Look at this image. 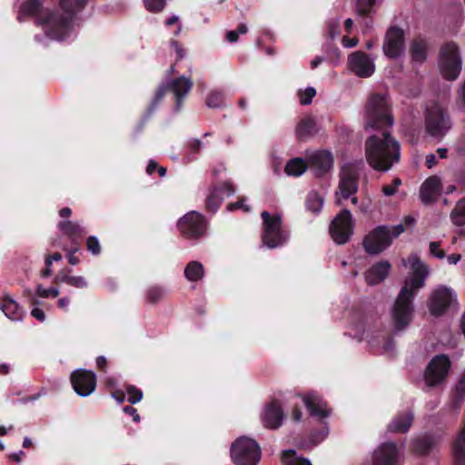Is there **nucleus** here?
Segmentation results:
<instances>
[{
  "instance_id": "f704fd0d",
  "label": "nucleus",
  "mask_w": 465,
  "mask_h": 465,
  "mask_svg": "<svg viewBox=\"0 0 465 465\" xmlns=\"http://www.w3.org/2000/svg\"><path fill=\"white\" fill-rule=\"evenodd\" d=\"M58 227L70 237H78L84 233V228L79 223L71 221L60 222Z\"/></svg>"
},
{
  "instance_id": "ea45409f",
  "label": "nucleus",
  "mask_w": 465,
  "mask_h": 465,
  "mask_svg": "<svg viewBox=\"0 0 465 465\" xmlns=\"http://www.w3.org/2000/svg\"><path fill=\"white\" fill-rule=\"evenodd\" d=\"M165 293L166 292L164 289L158 286H153L147 290L146 300L149 302L156 303L165 296Z\"/></svg>"
},
{
  "instance_id": "f257e3e1",
  "label": "nucleus",
  "mask_w": 465,
  "mask_h": 465,
  "mask_svg": "<svg viewBox=\"0 0 465 465\" xmlns=\"http://www.w3.org/2000/svg\"><path fill=\"white\" fill-rule=\"evenodd\" d=\"M402 265H410L411 275L405 280L392 308L395 331L404 330L411 323L414 312L411 301L419 290L424 287L425 280L430 274L429 267L417 254L413 253L407 260L403 259Z\"/></svg>"
},
{
  "instance_id": "6ab92c4d",
  "label": "nucleus",
  "mask_w": 465,
  "mask_h": 465,
  "mask_svg": "<svg viewBox=\"0 0 465 465\" xmlns=\"http://www.w3.org/2000/svg\"><path fill=\"white\" fill-rule=\"evenodd\" d=\"M308 165L317 175H322L329 172L333 165V157L329 151H316L308 154Z\"/></svg>"
},
{
  "instance_id": "49530a36",
  "label": "nucleus",
  "mask_w": 465,
  "mask_h": 465,
  "mask_svg": "<svg viewBox=\"0 0 465 465\" xmlns=\"http://www.w3.org/2000/svg\"><path fill=\"white\" fill-rule=\"evenodd\" d=\"M144 5L150 12L157 13L163 9L165 0H143Z\"/></svg>"
},
{
  "instance_id": "cd10ccee",
  "label": "nucleus",
  "mask_w": 465,
  "mask_h": 465,
  "mask_svg": "<svg viewBox=\"0 0 465 465\" xmlns=\"http://www.w3.org/2000/svg\"><path fill=\"white\" fill-rule=\"evenodd\" d=\"M428 48L429 45L426 40L421 38L414 39L410 47L412 61L419 64L423 63L427 58Z\"/></svg>"
},
{
  "instance_id": "2eb2a0df",
  "label": "nucleus",
  "mask_w": 465,
  "mask_h": 465,
  "mask_svg": "<svg viewBox=\"0 0 465 465\" xmlns=\"http://www.w3.org/2000/svg\"><path fill=\"white\" fill-rule=\"evenodd\" d=\"M71 382L79 396L86 397L92 394L96 388V376L91 371L80 369L72 373Z\"/></svg>"
},
{
  "instance_id": "473e14b6",
  "label": "nucleus",
  "mask_w": 465,
  "mask_h": 465,
  "mask_svg": "<svg viewBox=\"0 0 465 465\" xmlns=\"http://www.w3.org/2000/svg\"><path fill=\"white\" fill-rule=\"evenodd\" d=\"M184 276L189 282H199L204 276V269L197 261L190 262L184 269Z\"/></svg>"
},
{
  "instance_id": "9b49d317",
  "label": "nucleus",
  "mask_w": 465,
  "mask_h": 465,
  "mask_svg": "<svg viewBox=\"0 0 465 465\" xmlns=\"http://www.w3.org/2000/svg\"><path fill=\"white\" fill-rule=\"evenodd\" d=\"M380 171L386 172L400 160L401 146L390 133L385 130L380 136Z\"/></svg>"
},
{
  "instance_id": "680f3d73",
  "label": "nucleus",
  "mask_w": 465,
  "mask_h": 465,
  "mask_svg": "<svg viewBox=\"0 0 465 465\" xmlns=\"http://www.w3.org/2000/svg\"><path fill=\"white\" fill-rule=\"evenodd\" d=\"M31 315L39 322H44L45 320V312L40 308H34L31 311Z\"/></svg>"
},
{
  "instance_id": "a211bd4d",
  "label": "nucleus",
  "mask_w": 465,
  "mask_h": 465,
  "mask_svg": "<svg viewBox=\"0 0 465 465\" xmlns=\"http://www.w3.org/2000/svg\"><path fill=\"white\" fill-rule=\"evenodd\" d=\"M301 398L312 416L326 418L331 415L327 403L316 392L304 393Z\"/></svg>"
},
{
  "instance_id": "de8ad7c7",
  "label": "nucleus",
  "mask_w": 465,
  "mask_h": 465,
  "mask_svg": "<svg viewBox=\"0 0 465 465\" xmlns=\"http://www.w3.org/2000/svg\"><path fill=\"white\" fill-rule=\"evenodd\" d=\"M248 31V27L245 24H242L238 26L237 30H232L227 33V40L231 43H234L238 40L239 35H244Z\"/></svg>"
},
{
  "instance_id": "412c9836",
  "label": "nucleus",
  "mask_w": 465,
  "mask_h": 465,
  "mask_svg": "<svg viewBox=\"0 0 465 465\" xmlns=\"http://www.w3.org/2000/svg\"><path fill=\"white\" fill-rule=\"evenodd\" d=\"M233 193L234 188L232 184L229 182L223 183L219 187H214L213 190L210 191L207 196V209L213 213L216 212L223 199Z\"/></svg>"
},
{
  "instance_id": "052dcab7",
  "label": "nucleus",
  "mask_w": 465,
  "mask_h": 465,
  "mask_svg": "<svg viewBox=\"0 0 465 465\" xmlns=\"http://www.w3.org/2000/svg\"><path fill=\"white\" fill-rule=\"evenodd\" d=\"M458 100L463 109H465V81L461 84L458 90Z\"/></svg>"
},
{
  "instance_id": "58836bf2",
  "label": "nucleus",
  "mask_w": 465,
  "mask_h": 465,
  "mask_svg": "<svg viewBox=\"0 0 465 465\" xmlns=\"http://www.w3.org/2000/svg\"><path fill=\"white\" fill-rule=\"evenodd\" d=\"M224 94L221 91H212L206 98V104L210 108H217L223 105Z\"/></svg>"
},
{
  "instance_id": "423d86ee",
  "label": "nucleus",
  "mask_w": 465,
  "mask_h": 465,
  "mask_svg": "<svg viewBox=\"0 0 465 465\" xmlns=\"http://www.w3.org/2000/svg\"><path fill=\"white\" fill-rule=\"evenodd\" d=\"M439 67L445 79L455 80L458 78L461 72L462 59L455 43H447L441 47Z\"/></svg>"
},
{
  "instance_id": "5fc2aeb1",
  "label": "nucleus",
  "mask_w": 465,
  "mask_h": 465,
  "mask_svg": "<svg viewBox=\"0 0 465 465\" xmlns=\"http://www.w3.org/2000/svg\"><path fill=\"white\" fill-rule=\"evenodd\" d=\"M366 282L372 286L378 282V269L375 266H372L366 273H365Z\"/></svg>"
},
{
  "instance_id": "774afa93",
  "label": "nucleus",
  "mask_w": 465,
  "mask_h": 465,
  "mask_svg": "<svg viewBox=\"0 0 465 465\" xmlns=\"http://www.w3.org/2000/svg\"><path fill=\"white\" fill-rule=\"evenodd\" d=\"M69 303H70V299L68 297H63L58 300V307L64 311H67Z\"/></svg>"
},
{
  "instance_id": "bf43d9fd",
  "label": "nucleus",
  "mask_w": 465,
  "mask_h": 465,
  "mask_svg": "<svg viewBox=\"0 0 465 465\" xmlns=\"http://www.w3.org/2000/svg\"><path fill=\"white\" fill-rule=\"evenodd\" d=\"M124 411L129 415H131L133 417V420L135 422H139L140 421V416L137 412V410L131 407V406H126L124 408Z\"/></svg>"
},
{
  "instance_id": "338daca9",
  "label": "nucleus",
  "mask_w": 465,
  "mask_h": 465,
  "mask_svg": "<svg viewBox=\"0 0 465 465\" xmlns=\"http://www.w3.org/2000/svg\"><path fill=\"white\" fill-rule=\"evenodd\" d=\"M437 163V161H436V157L433 153H430V154H428L426 156V165L428 168H432L436 165Z\"/></svg>"
},
{
  "instance_id": "69168bd1",
  "label": "nucleus",
  "mask_w": 465,
  "mask_h": 465,
  "mask_svg": "<svg viewBox=\"0 0 465 465\" xmlns=\"http://www.w3.org/2000/svg\"><path fill=\"white\" fill-rule=\"evenodd\" d=\"M62 260V255L59 252H55L53 255L46 257L45 264L51 266L53 262H59Z\"/></svg>"
},
{
  "instance_id": "393cba45",
  "label": "nucleus",
  "mask_w": 465,
  "mask_h": 465,
  "mask_svg": "<svg viewBox=\"0 0 465 465\" xmlns=\"http://www.w3.org/2000/svg\"><path fill=\"white\" fill-rule=\"evenodd\" d=\"M413 421V413L411 411L395 416L388 425V430L395 433H404L409 430Z\"/></svg>"
},
{
  "instance_id": "aec40b11",
  "label": "nucleus",
  "mask_w": 465,
  "mask_h": 465,
  "mask_svg": "<svg viewBox=\"0 0 465 465\" xmlns=\"http://www.w3.org/2000/svg\"><path fill=\"white\" fill-rule=\"evenodd\" d=\"M403 450L394 442H385L380 446V465H401Z\"/></svg>"
},
{
  "instance_id": "0eeeda50",
  "label": "nucleus",
  "mask_w": 465,
  "mask_h": 465,
  "mask_svg": "<svg viewBox=\"0 0 465 465\" xmlns=\"http://www.w3.org/2000/svg\"><path fill=\"white\" fill-rule=\"evenodd\" d=\"M426 132L432 137L441 139L450 129V121L440 104L428 105L425 116Z\"/></svg>"
},
{
  "instance_id": "09e8293b",
  "label": "nucleus",
  "mask_w": 465,
  "mask_h": 465,
  "mask_svg": "<svg viewBox=\"0 0 465 465\" xmlns=\"http://www.w3.org/2000/svg\"><path fill=\"white\" fill-rule=\"evenodd\" d=\"M87 250L94 255H98L101 252V247L98 239L95 236H90L86 242Z\"/></svg>"
},
{
  "instance_id": "a878e982",
  "label": "nucleus",
  "mask_w": 465,
  "mask_h": 465,
  "mask_svg": "<svg viewBox=\"0 0 465 465\" xmlns=\"http://www.w3.org/2000/svg\"><path fill=\"white\" fill-rule=\"evenodd\" d=\"M380 130L381 127L385 129L392 127L394 124V117L391 113V104L386 94H380Z\"/></svg>"
},
{
  "instance_id": "6e6d98bb",
  "label": "nucleus",
  "mask_w": 465,
  "mask_h": 465,
  "mask_svg": "<svg viewBox=\"0 0 465 465\" xmlns=\"http://www.w3.org/2000/svg\"><path fill=\"white\" fill-rule=\"evenodd\" d=\"M247 199H241L240 201L231 203L227 206L229 211H234L236 209H242L243 212L248 213L251 210L250 205L247 204Z\"/></svg>"
},
{
  "instance_id": "a18cd8bd",
  "label": "nucleus",
  "mask_w": 465,
  "mask_h": 465,
  "mask_svg": "<svg viewBox=\"0 0 465 465\" xmlns=\"http://www.w3.org/2000/svg\"><path fill=\"white\" fill-rule=\"evenodd\" d=\"M454 391L456 398L459 400L465 398V370L458 378Z\"/></svg>"
},
{
  "instance_id": "e2e57ef3",
  "label": "nucleus",
  "mask_w": 465,
  "mask_h": 465,
  "mask_svg": "<svg viewBox=\"0 0 465 465\" xmlns=\"http://www.w3.org/2000/svg\"><path fill=\"white\" fill-rule=\"evenodd\" d=\"M342 45L346 48H351L358 45V39L357 38H349L347 36H344L342 38Z\"/></svg>"
},
{
  "instance_id": "603ef678",
  "label": "nucleus",
  "mask_w": 465,
  "mask_h": 465,
  "mask_svg": "<svg viewBox=\"0 0 465 465\" xmlns=\"http://www.w3.org/2000/svg\"><path fill=\"white\" fill-rule=\"evenodd\" d=\"M436 441L431 440L428 438H424L422 440H420L416 443V450L420 452H426L431 446L435 445Z\"/></svg>"
},
{
  "instance_id": "864d4df0",
  "label": "nucleus",
  "mask_w": 465,
  "mask_h": 465,
  "mask_svg": "<svg viewBox=\"0 0 465 465\" xmlns=\"http://www.w3.org/2000/svg\"><path fill=\"white\" fill-rule=\"evenodd\" d=\"M391 264L389 261H380V282L385 280L391 272Z\"/></svg>"
},
{
  "instance_id": "2f4dec72",
  "label": "nucleus",
  "mask_w": 465,
  "mask_h": 465,
  "mask_svg": "<svg viewBox=\"0 0 465 465\" xmlns=\"http://www.w3.org/2000/svg\"><path fill=\"white\" fill-rule=\"evenodd\" d=\"M361 244L369 255H376L378 253V227L365 233Z\"/></svg>"
},
{
  "instance_id": "c9c22d12",
  "label": "nucleus",
  "mask_w": 465,
  "mask_h": 465,
  "mask_svg": "<svg viewBox=\"0 0 465 465\" xmlns=\"http://www.w3.org/2000/svg\"><path fill=\"white\" fill-rule=\"evenodd\" d=\"M323 203V196L313 191L311 192L307 196L306 207L310 212L318 213L322 210Z\"/></svg>"
},
{
  "instance_id": "39448f33",
  "label": "nucleus",
  "mask_w": 465,
  "mask_h": 465,
  "mask_svg": "<svg viewBox=\"0 0 465 465\" xmlns=\"http://www.w3.org/2000/svg\"><path fill=\"white\" fill-rule=\"evenodd\" d=\"M231 458L234 465H258L261 448L254 440L242 436L232 443Z\"/></svg>"
},
{
  "instance_id": "f8f14e48",
  "label": "nucleus",
  "mask_w": 465,
  "mask_h": 465,
  "mask_svg": "<svg viewBox=\"0 0 465 465\" xmlns=\"http://www.w3.org/2000/svg\"><path fill=\"white\" fill-rule=\"evenodd\" d=\"M177 228L185 238L197 239L205 233L206 222L201 213L191 211L178 220Z\"/></svg>"
},
{
  "instance_id": "20e7f679",
  "label": "nucleus",
  "mask_w": 465,
  "mask_h": 465,
  "mask_svg": "<svg viewBox=\"0 0 465 465\" xmlns=\"http://www.w3.org/2000/svg\"><path fill=\"white\" fill-rule=\"evenodd\" d=\"M262 244L270 249L279 248L285 244L289 239V232L283 227L282 217L278 213L262 212Z\"/></svg>"
},
{
  "instance_id": "c756f323",
  "label": "nucleus",
  "mask_w": 465,
  "mask_h": 465,
  "mask_svg": "<svg viewBox=\"0 0 465 465\" xmlns=\"http://www.w3.org/2000/svg\"><path fill=\"white\" fill-rule=\"evenodd\" d=\"M450 218L451 223L460 227V233H465V198L460 200L452 209Z\"/></svg>"
},
{
  "instance_id": "bb28decb",
  "label": "nucleus",
  "mask_w": 465,
  "mask_h": 465,
  "mask_svg": "<svg viewBox=\"0 0 465 465\" xmlns=\"http://www.w3.org/2000/svg\"><path fill=\"white\" fill-rule=\"evenodd\" d=\"M404 232V227L398 224L391 227L380 226V252L388 248L392 241Z\"/></svg>"
},
{
  "instance_id": "37998d69",
  "label": "nucleus",
  "mask_w": 465,
  "mask_h": 465,
  "mask_svg": "<svg viewBox=\"0 0 465 465\" xmlns=\"http://www.w3.org/2000/svg\"><path fill=\"white\" fill-rule=\"evenodd\" d=\"M376 0H357V10L361 15H369L373 10Z\"/></svg>"
},
{
  "instance_id": "5701e85b",
  "label": "nucleus",
  "mask_w": 465,
  "mask_h": 465,
  "mask_svg": "<svg viewBox=\"0 0 465 465\" xmlns=\"http://www.w3.org/2000/svg\"><path fill=\"white\" fill-rule=\"evenodd\" d=\"M441 190V182L438 176L427 178L420 188V197L423 203H430L437 200Z\"/></svg>"
},
{
  "instance_id": "13d9d810",
  "label": "nucleus",
  "mask_w": 465,
  "mask_h": 465,
  "mask_svg": "<svg viewBox=\"0 0 465 465\" xmlns=\"http://www.w3.org/2000/svg\"><path fill=\"white\" fill-rule=\"evenodd\" d=\"M329 433V429L326 425H324L323 429L319 432H314L312 434V440L314 444H318L325 440Z\"/></svg>"
},
{
  "instance_id": "4468645a",
  "label": "nucleus",
  "mask_w": 465,
  "mask_h": 465,
  "mask_svg": "<svg viewBox=\"0 0 465 465\" xmlns=\"http://www.w3.org/2000/svg\"><path fill=\"white\" fill-rule=\"evenodd\" d=\"M347 67L356 76L369 78L375 73V57L361 51L353 52L348 56Z\"/></svg>"
},
{
  "instance_id": "c85d7f7f",
  "label": "nucleus",
  "mask_w": 465,
  "mask_h": 465,
  "mask_svg": "<svg viewBox=\"0 0 465 465\" xmlns=\"http://www.w3.org/2000/svg\"><path fill=\"white\" fill-rule=\"evenodd\" d=\"M455 465H465V420L452 448Z\"/></svg>"
},
{
  "instance_id": "4be33fe9",
  "label": "nucleus",
  "mask_w": 465,
  "mask_h": 465,
  "mask_svg": "<svg viewBox=\"0 0 465 465\" xmlns=\"http://www.w3.org/2000/svg\"><path fill=\"white\" fill-rule=\"evenodd\" d=\"M261 420L264 427L268 429L279 428L283 420V412L281 406L276 402L267 404L261 413Z\"/></svg>"
},
{
  "instance_id": "79ce46f5",
  "label": "nucleus",
  "mask_w": 465,
  "mask_h": 465,
  "mask_svg": "<svg viewBox=\"0 0 465 465\" xmlns=\"http://www.w3.org/2000/svg\"><path fill=\"white\" fill-rule=\"evenodd\" d=\"M126 393L128 395L127 401L132 404H135L143 399V391L135 386L129 385L126 388Z\"/></svg>"
},
{
  "instance_id": "ddd939ff",
  "label": "nucleus",
  "mask_w": 465,
  "mask_h": 465,
  "mask_svg": "<svg viewBox=\"0 0 465 465\" xmlns=\"http://www.w3.org/2000/svg\"><path fill=\"white\" fill-rule=\"evenodd\" d=\"M456 303V292L450 287L440 285L430 294L429 310L432 315L440 316Z\"/></svg>"
},
{
  "instance_id": "4d7b16f0",
  "label": "nucleus",
  "mask_w": 465,
  "mask_h": 465,
  "mask_svg": "<svg viewBox=\"0 0 465 465\" xmlns=\"http://www.w3.org/2000/svg\"><path fill=\"white\" fill-rule=\"evenodd\" d=\"M401 184V180L400 178H395L393 181H392V183L391 185H387V186H384L382 191H383V193L387 196H391V195H393L396 191H397V188Z\"/></svg>"
},
{
  "instance_id": "4c0bfd02",
  "label": "nucleus",
  "mask_w": 465,
  "mask_h": 465,
  "mask_svg": "<svg viewBox=\"0 0 465 465\" xmlns=\"http://www.w3.org/2000/svg\"><path fill=\"white\" fill-rule=\"evenodd\" d=\"M375 330V320H368L364 319L361 320L357 325H356V331L360 334V339L364 340L368 339L369 332L371 331Z\"/></svg>"
},
{
  "instance_id": "f3484780",
  "label": "nucleus",
  "mask_w": 465,
  "mask_h": 465,
  "mask_svg": "<svg viewBox=\"0 0 465 465\" xmlns=\"http://www.w3.org/2000/svg\"><path fill=\"white\" fill-rule=\"evenodd\" d=\"M383 52L385 55L391 58L400 56L404 52V33L399 27H391L386 35L383 44Z\"/></svg>"
},
{
  "instance_id": "7c9ffc66",
  "label": "nucleus",
  "mask_w": 465,
  "mask_h": 465,
  "mask_svg": "<svg viewBox=\"0 0 465 465\" xmlns=\"http://www.w3.org/2000/svg\"><path fill=\"white\" fill-rule=\"evenodd\" d=\"M316 132V122L312 116L303 117L296 126V134L300 139H306Z\"/></svg>"
},
{
  "instance_id": "e433bc0d",
  "label": "nucleus",
  "mask_w": 465,
  "mask_h": 465,
  "mask_svg": "<svg viewBox=\"0 0 465 465\" xmlns=\"http://www.w3.org/2000/svg\"><path fill=\"white\" fill-rule=\"evenodd\" d=\"M283 465H312L308 459L296 455L295 450H287L282 452Z\"/></svg>"
},
{
  "instance_id": "0e129e2a",
  "label": "nucleus",
  "mask_w": 465,
  "mask_h": 465,
  "mask_svg": "<svg viewBox=\"0 0 465 465\" xmlns=\"http://www.w3.org/2000/svg\"><path fill=\"white\" fill-rule=\"evenodd\" d=\"M71 278V275H68L64 271H61L59 272V273L56 275L54 281L56 282H65V283H69V279Z\"/></svg>"
},
{
  "instance_id": "72a5a7b5",
  "label": "nucleus",
  "mask_w": 465,
  "mask_h": 465,
  "mask_svg": "<svg viewBox=\"0 0 465 465\" xmlns=\"http://www.w3.org/2000/svg\"><path fill=\"white\" fill-rule=\"evenodd\" d=\"M308 167V163L303 159L293 158L287 163L285 172L291 176H301L305 173Z\"/></svg>"
},
{
  "instance_id": "1a4fd4ad",
  "label": "nucleus",
  "mask_w": 465,
  "mask_h": 465,
  "mask_svg": "<svg viewBox=\"0 0 465 465\" xmlns=\"http://www.w3.org/2000/svg\"><path fill=\"white\" fill-rule=\"evenodd\" d=\"M450 369V361L446 355H437L429 362L424 371L425 383L438 387L445 383Z\"/></svg>"
},
{
  "instance_id": "9d476101",
  "label": "nucleus",
  "mask_w": 465,
  "mask_h": 465,
  "mask_svg": "<svg viewBox=\"0 0 465 465\" xmlns=\"http://www.w3.org/2000/svg\"><path fill=\"white\" fill-rule=\"evenodd\" d=\"M354 232V221L347 209L339 213L331 221L330 233L337 244L346 243Z\"/></svg>"
},
{
  "instance_id": "7ed1b4c3",
  "label": "nucleus",
  "mask_w": 465,
  "mask_h": 465,
  "mask_svg": "<svg viewBox=\"0 0 465 465\" xmlns=\"http://www.w3.org/2000/svg\"><path fill=\"white\" fill-rule=\"evenodd\" d=\"M362 125L365 142V155L370 165L378 169V95L372 94L367 100L362 111Z\"/></svg>"
},
{
  "instance_id": "a19ab883",
  "label": "nucleus",
  "mask_w": 465,
  "mask_h": 465,
  "mask_svg": "<svg viewBox=\"0 0 465 465\" xmlns=\"http://www.w3.org/2000/svg\"><path fill=\"white\" fill-rule=\"evenodd\" d=\"M316 95V90L313 87H307L304 90L298 92L299 101L303 105H308L312 103V98Z\"/></svg>"
},
{
  "instance_id": "c03bdc74",
  "label": "nucleus",
  "mask_w": 465,
  "mask_h": 465,
  "mask_svg": "<svg viewBox=\"0 0 465 465\" xmlns=\"http://www.w3.org/2000/svg\"><path fill=\"white\" fill-rule=\"evenodd\" d=\"M35 293L37 296H39L41 298H49V297L55 298L59 295L60 291L57 288L45 289L43 287L42 284H39L36 287Z\"/></svg>"
},
{
  "instance_id": "6e6552de",
  "label": "nucleus",
  "mask_w": 465,
  "mask_h": 465,
  "mask_svg": "<svg viewBox=\"0 0 465 465\" xmlns=\"http://www.w3.org/2000/svg\"><path fill=\"white\" fill-rule=\"evenodd\" d=\"M192 86V80L189 77L183 75L170 80L158 89L150 110L153 111L156 104L161 101L164 94L169 91L172 92L175 96L176 110H179L182 106V100L188 94Z\"/></svg>"
},
{
  "instance_id": "8fccbe9b",
  "label": "nucleus",
  "mask_w": 465,
  "mask_h": 465,
  "mask_svg": "<svg viewBox=\"0 0 465 465\" xmlns=\"http://www.w3.org/2000/svg\"><path fill=\"white\" fill-rule=\"evenodd\" d=\"M68 284L78 289H84L87 288L88 282L84 276H71Z\"/></svg>"
},
{
  "instance_id": "3c124183",
  "label": "nucleus",
  "mask_w": 465,
  "mask_h": 465,
  "mask_svg": "<svg viewBox=\"0 0 465 465\" xmlns=\"http://www.w3.org/2000/svg\"><path fill=\"white\" fill-rule=\"evenodd\" d=\"M430 253L439 259L445 257V252L440 249V243L439 242H430L429 245Z\"/></svg>"
},
{
  "instance_id": "f03ea898",
  "label": "nucleus",
  "mask_w": 465,
  "mask_h": 465,
  "mask_svg": "<svg viewBox=\"0 0 465 465\" xmlns=\"http://www.w3.org/2000/svg\"><path fill=\"white\" fill-rule=\"evenodd\" d=\"M87 0H61V7L65 16L50 14L41 20L47 36L54 40H64L72 30L74 14L80 10Z\"/></svg>"
},
{
  "instance_id": "b1692460",
  "label": "nucleus",
  "mask_w": 465,
  "mask_h": 465,
  "mask_svg": "<svg viewBox=\"0 0 465 465\" xmlns=\"http://www.w3.org/2000/svg\"><path fill=\"white\" fill-rule=\"evenodd\" d=\"M0 309L7 318L15 322L21 321L25 315L22 307L8 294L0 299Z\"/></svg>"
},
{
  "instance_id": "dca6fc26",
  "label": "nucleus",
  "mask_w": 465,
  "mask_h": 465,
  "mask_svg": "<svg viewBox=\"0 0 465 465\" xmlns=\"http://www.w3.org/2000/svg\"><path fill=\"white\" fill-rule=\"evenodd\" d=\"M356 180L357 175L351 167H342L339 192L336 193V202L338 204H341L342 200L350 198L357 192L358 186Z\"/></svg>"
}]
</instances>
